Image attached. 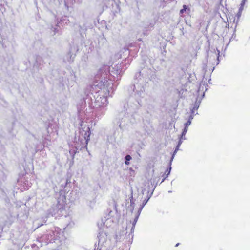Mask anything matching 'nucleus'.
<instances>
[{
  "label": "nucleus",
  "mask_w": 250,
  "mask_h": 250,
  "mask_svg": "<svg viewBox=\"0 0 250 250\" xmlns=\"http://www.w3.org/2000/svg\"><path fill=\"white\" fill-rule=\"evenodd\" d=\"M193 118V116L192 115H191L189 117V120H190V121H191V120Z\"/></svg>",
  "instance_id": "nucleus-16"
},
{
  "label": "nucleus",
  "mask_w": 250,
  "mask_h": 250,
  "mask_svg": "<svg viewBox=\"0 0 250 250\" xmlns=\"http://www.w3.org/2000/svg\"><path fill=\"white\" fill-rule=\"evenodd\" d=\"M188 130V128L186 127H185V128L184 129V130H183V132L182 133V135H181V138L182 139H184V140L185 139V137L184 136L186 135Z\"/></svg>",
  "instance_id": "nucleus-5"
},
{
  "label": "nucleus",
  "mask_w": 250,
  "mask_h": 250,
  "mask_svg": "<svg viewBox=\"0 0 250 250\" xmlns=\"http://www.w3.org/2000/svg\"><path fill=\"white\" fill-rule=\"evenodd\" d=\"M198 107H199V105H198V104L195 105L194 106V107H193V109L192 110V113H194V111L197 110Z\"/></svg>",
  "instance_id": "nucleus-12"
},
{
  "label": "nucleus",
  "mask_w": 250,
  "mask_h": 250,
  "mask_svg": "<svg viewBox=\"0 0 250 250\" xmlns=\"http://www.w3.org/2000/svg\"><path fill=\"white\" fill-rule=\"evenodd\" d=\"M243 9V6H242V4H241V6L239 8V11L240 12H242V10Z\"/></svg>",
  "instance_id": "nucleus-14"
},
{
  "label": "nucleus",
  "mask_w": 250,
  "mask_h": 250,
  "mask_svg": "<svg viewBox=\"0 0 250 250\" xmlns=\"http://www.w3.org/2000/svg\"><path fill=\"white\" fill-rule=\"evenodd\" d=\"M103 101V104L104 105V104H107V98L106 97H103L102 98V100Z\"/></svg>",
  "instance_id": "nucleus-11"
},
{
  "label": "nucleus",
  "mask_w": 250,
  "mask_h": 250,
  "mask_svg": "<svg viewBox=\"0 0 250 250\" xmlns=\"http://www.w3.org/2000/svg\"><path fill=\"white\" fill-rule=\"evenodd\" d=\"M242 1H243V3H245V0H243Z\"/></svg>",
  "instance_id": "nucleus-19"
},
{
  "label": "nucleus",
  "mask_w": 250,
  "mask_h": 250,
  "mask_svg": "<svg viewBox=\"0 0 250 250\" xmlns=\"http://www.w3.org/2000/svg\"><path fill=\"white\" fill-rule=\"evenodd\" d=\"M60 235L61 230L59 228H55L54 230L47 231L40 237L38 238L37 240L39 242L46 245L55 242V240L60 238Z\"/></svg>",
  "instance_id": "nucleus-1"
},
{
  "label": "nucleus",
  "mask_w": 250,
  "mask_h": 250,
  "mask_svg": "<svg viewBox=\"0 0 250 250\" xmlns=\"http://www.w3.org/2000/svg\"><path fill=\"white\" fill-rule=\"evenodd\" d=\"M191 123V121L190 120H188V121L185 124V127L188 128V126L190 125Z\"/></svg>",
  "instance_id": "nucleus-10"
},
{
  "label": "nucleus",
  "mask_w": 250,
  "mask_h": 250,
  "mask_svg": "<svg viewBox=\"0 0 250 250\" xmlns=\"http://www.w3.org/2000/svg\"><path fill=\"white\" fill-rule=\"evenodd\" d=\"M179 245V243H177L176 245V246H178Z\"/></svg>",
  "instance_id": "nucleus-20"
},
{
  "label": "nucleus",
  "mask_w": 250,
  "mask_h": 250,
  "mask_svg": "<svg viewBox=\"0 0 250 250\" xmlns=\"http://www.w3.org/2000/svg\"><path fill=\"white\" fill-rule=\"evenodd\" d=\"M171 162L172 161H170V163H169V167H168V168H167L166 171V173H167V177L168 176V175L170 174V171H171Z\"/></svg>",
  "instance_id": "nucleus-6"
},
{
  "label": "nucleus",
  "mask_w": 250,
  "mask_h": 250,
  "mask_svg": "<svg viewBox=\"0 0 250 250\" xmlns=\"http://www.w3.org/2000/svg\"><path fill=\"white\" fill-rule=\"evenodd\" d=\"M90 130L88 126L84 125L80 129V136L79 140L82 144L81 147L86 146L89 140Z\"/></svg>",
  "instance_id": "nucleus-2"
},
{
  "label": "nucleus",
  "mask_w": 250,
  "mask_h": 250,
  "mask_svg": "<svg viewBox=\"0 0 250 250\" xmlns=\"http://www.w3.org/2000/svg\"><path fill=\"white\" fill-rule=\"evenodd\" d=\"M187 9V6L186 5H184L183 6V8L180 11V14L184 13L185 12H186Z\"/></svg>",
  "instance_id": "nucleus-9"
},
{
  "label": "nucleus",
  "mask_w": 250,
  "mask_h": 250,
  "mask_svg": "<svg viewBox=\"0 0 250 250\" xmlns=\"http://www.w3.org/2000/svg\"><path fill=\"white\" fill-rule=\"evenodd\" d=\"M125 163L126 165H127L129 164V161H130L131 159V157L130 155H127L125 156Z\"/></svg>",
  "instance_id": "nucleus-7"
},
{
  "label": "nucleus",
  "mask_w": 250,
  "mask_h": 250,
  "mask_svg": "<svg viewBox=\"0 0 250 250\" xmlns=\"http://www.w3.org/2000/svg\"><path fill=\"white\" fill-rule=\"evenodd\" d=\"M217 51H218L217 58L218 59L219 56L220 51H219V50H217Z\"/></svg>",
  "instance_id": "nucleus-17"
},
{
  "label": "nucleus",
  "mask_w": 250,
  "mask_h": 250,
  "mask_svg": "<svg viewBox=\"0 0 250 250\" xmlns=\"http://www.w3.org/2000/svg\"><path fill=\"white\" fill-rule=\"evenodd\" d=\"M241 4H242V6H243L244 4H245V3H243V1H242V3Z\"/></svg>",
  "instance_id": "nucleus-18"
},
{
  "label": "nucleus",
  "mask_w": 250,
  "mask_h": 250,
  "mask_svg": "<svg viewBox=\"0 0 250 250\" xmlns=\"http://www.w3.org/2000/svg\"><path fill=\"white\" fill-rule=\"evenodd\" d=\"M148 200V199H146L144 201L142 205L141 206V207L139 208V209L138 211V212L137 213V215L133 222V223H132V228L131 229V230H132L133 228H134L136 224V222L138 220V217L141 213V212L143 209V208H144V206L147 203V201Z\"/></svg>",
  "instance_id": "nucleus-3"
},
{
  "label": "nucleus",
  "mask_w": 250,
  "mask_h": 250,
  "mask_svg": "<svg viewBox=\"0 0 250 250\" xmlns=\"http://www.w3.org/2000/svg\"><path fill=\"white\" fill-rule=\"evenodd\" d=\"M241 14H242V12H240L239 11H238V12L237 13V15H236V17L237 18V20L236 21H235V19H234L233 20V22H235V27H236L237 26V25L238 23V21H239V19H240V17H241Z\"/></svg>",
  "instance_id": "nucleus-4"
},
{
  "label": "nucleus",
  "mask_w": 250,
  "mask_h": 250,
  "mask_svg": "<svg viewBox=\"0 0 250 250\" xmlns=\"http://www.w3.org/2000/svg\"><path fill=\"white\" fill-rule=\"evenodd\" d=\"M179 147L178 146H176V148H175V150H174V151L173 152V155L172 156V157H171V160H170L171 161H172V160H173V158L174 157L175 155L177 153V151L179 150Z\"/></svg>",
  "instance_id": "nucleus-8"
},
{
  "label": "nucleus",
  "mask_w": 250,
  "mask_h": 250,
  "mask_svg": "<svg viewBox=\"0 0 250 250\" xmlns=\"http://www.w3.org/2000/svg\"><path fill=\"white\" fill-rule=\"evenodd\" d=\"M131 206L132 207V210H133L134 208V203L132 202V201H131Z\"/></svg>",
  "instance_id": "nucleus-15"
},
{
  "label": "nucleus",
  "mask_w": 250,
  "mask_h": 250,
  "mask_svg": "<svg viewBox=\"0 0 250 250\" xmlns=\"http://www.w3.org/2000/svg\"><path fill=\"white\" fill-rule=\"evenodd\" d=\"M183 139H182L181 138H180V140H179V142H178V145H177V146H178L179 147L180 146V145H181V144H182V140H183Z\"/></svg>",
  "instance_id": "nucleus-13"
}]
</instances>
